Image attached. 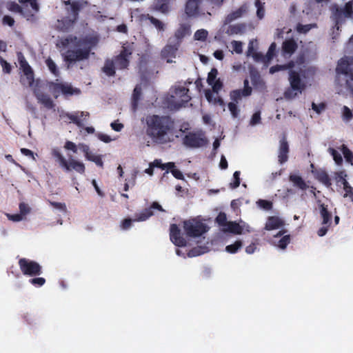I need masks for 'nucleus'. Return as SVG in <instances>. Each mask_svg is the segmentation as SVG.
<instances>
[{"mask_svg":"<svg viewBox=\"0 0 353 353\" xmlns=\"http://www.w3.org/2000/svg\"><path fill=\"white\" fill-rule=\"evenodd\" d=\"M99 42L95 36L86 35L78 38L76 36L70 35L62 38L59 41L60 46L66 48L70 43L73 45L74 49L68 50L64 55V61L68 63H74L77 61L89 59L92 50Z\"/></svg>","mask_w":353,"mask_h":353,"instance_id":"1","label":"nucleus"},{"mask_svg":"<svg viewBox=\"0 0 353 353\" xmlns=\"http://www.w3.org/2000/svg\"><path fill=\"white\" fill-rule=\"evenodd\" d=\"M145 124L146 134L154 143L165 144L170 141L168 134L174 127V121L170 117L150 114L145 118Z\"/></svg>","mask_w":353,"mask_h":353,"instance_id":"2","label":"nucleus"},{"mask_svg":"<svg viewBox=\"0 0 353 353\" xmlns=\"http://www.w3.org/2000/svg\"><path fill=\"white\" fill-rule=\"evenodd\" d=\"M132 50L128 46H122L120 53L114 56L112 59L105 61L102 71L108 77H114L116 74V68L118 70H126L130 65Z\"/></svg>","mask_w":353,"mask_h":353,"instance_id":"3","label":"nucleus"},{"mask_svg":"<svg viewBox=\"0 0 353 353\" xmlns=\"http://www.w3.org/2000/svg\"><path fill=\"white\" fill-rule=\"evenodd\" d=\"M51 154L55 159V161L59 163V165L65 171L70 172L74 170L77 173L83 174L85 171V167L83 163L74 159H70L68 161L61 154L58 148H53Z\"/></svg>","mask_w":353,"mask_h":353,"instance_id":"4","label":"nucleus"},{"mask_svg":"<svg viewBox=\"0 0 353 353\" xmlns=\"http://www.w3.org/2000/svg\"><path fill=\"white\" fill-rule=\"evenodd\" d=\"M290 87L284 92V97L291 100L298 96V92L301 93L306 88L305 82L302 80L300 74L294 70H290L289 78Z\"/></svg>","mask_w":353,"mask_h":353,"instance_id":"5","label":"nucleus"},{"mask_svg":"<svg viewBox=\"0 0 353 353\" xmlns=\"http://www.w3.org/2000/svg\"><path fill=\"white\" fill-rule=\"evenodd\" d=\"M19 2L21 6L15 2H10L8 4V9L28 17H32L39 10L37 0H19Z\"/></svg>","mask_w":353,"mask_h":353,"instance_id":"6","label":"nucleus"},{"mask_svg":"<svg viewBox=\"0 0 353 353\" xmlns=\"http://www.w3.org/2000/svg\"><path fill=\"white\" fill-rule=\"evenodd\" d=\"M332 12L335 27L339 30L340 26L345 22L344 18H353V1L347 2L343 8L334 5L332 8Z\"/></svg>","mask_w":353,"mask_h":353,"instance_id":"7","label":"nucleus"},{"mask_svg":"<svg viewBox=\"0 0 353 353\" xmlns=\"http://www.w3.org/2000/svg\"><path fill=\"white\" fill-rule=\"evenodd\" d=\"M183 144L190 148H199L208 143V139L202 130L190 132L182 139Z\"/></svg>","mask_w":353,"mask_h":353,"instance_id":"8","label":"nucleus"},{"mask_svg":"<svg viewBox=\"0 0 353 353\" xmlns=\"http://www.w3.org/2000/svg\"><path fill=\"white\" fill-rule=\"evenodd\" d=\"M183 229L188 236L195 238L205 234L208 228L203 222L196 219H192L183 221Z\"/></svg>","mask_w":353,"mask_h":353,"instance_id":"9","label":"nucleus"},{"mask_svg":"<svg viewBox=\"0 0 353 353\" xmlns=\"http://www.w3.org/2000/svg\"><path fill=\"white\" fill-rule=\"evenodd\" d=\"M189 89L184 86H179L174 89V95L172 96L170 100V107L174 110H179L182 107H185L186 104L191 100L190 96L188 94Z\"/></svg>","mask_w":353,"mask_h":353,"instance_id":"10","label":"nucleus"},{"mask_svg":"<svg viewBox=\"0 0 353 353\" xmlns=\"http://www.w3.org/2000/svg\"><path fill=\"white\" fill-rule=\"evenodd\" d=\"M18 61L24 77H21L20 81L23 85L32 87L34 82V74L32 68L29 65L21 52L18 54Z\"/></svg>","mask_w":353,"mask_h":353,"instance_id":"11","label":"nucleus"},{"mask_svg":"<svg viewBox=\"0 0 353 353\" xmlns=\"http://www.w3.org/2000/svg\"><path fill=\"white\" fill-rule=\"evenodd\" d=\"M19 268L24 275L34 276L42 273L41 266L36 261L26 258H21L18 262Z\"/></svg>","mask_w":353,"mask_h":353,"instance_id":"12","label":"nucleus"},{"mask_svg":"<svg viewBox=\"0 0 353 353\" xmlns=\"http://www.w3.org/2000/svg\"><path fill=\"white\" fill-rule=\"evenodd\" d=\"M180 46V42L177 39L173 41L169 40L168 43L161 50V57L166 59L167 63H172V59L176 57V52Z\"/></svg>","mask_w":353,"mask_h":353,"instance_id":"13","label":"nucleus"},{"mask_svg":"<svg viewBox=\"0 0 353 353\" xmlns=\"http://www.w3.org/2000/svg\"><path fill=\"white\" fill-rule=\"evenodd\" d=\"M170 238L171 241L177 247H185L186 245V240L181 235V230L176 224H171Z\"/></svg>","mask_w":353,"mask_h":353,"instance_id":"14","label":"nucleus"},{"mask_svg":"<svg viewBox=\"0 0 353 353\" xmlns=\"http://www.w3.org/2000/svg\"><path fill=\"white\" fill-rule=\"evenodd\" d=\"M290 152L289 144L285 135L279 141V148L278 154V161L280 164L285 163L288 160V153Z\"/></svg>","mask_w":353,"mask_h":353,"instance_id":"15","label":"nucleus"},{"mask_svg":"<svg viewBox=\"0 0 353 353\" xmlns=\"http://www.w3.org/2000/svg\"><path fill=\"white\" fill-rule=\"evenodd\" d=\"M336 70L337 73L345 74L353 81V70L350 68V63L348 58L341 59L338 62Z\"/></svg>","mask_w":353,"mask_h":353,"instance_id":"16","label":"nucleus"},{"mask_svg":"<svg viewBox=\"0 0 353 353\" xmlns=\"http://www.w3.org/2000/svg\"><path fill=\"white\" fill-rule=\"evenodd\" d=\"M33 92L39 103L43 105L47 109L50 110L54 107V103L50 96L37 88L34 89Z\"/></svg>","mask_w":353,"mask_h":353,"instance_id":"17","label":"nucleus"},{"mask_svg":"<svg viewBox=\"0 0 353 353\" xmlns=\"http://www.w3.org/2000/svg\"><path fill=\"white\" fill-rule=\"evenodd\" d=\"M50 87L54 92H61L65 95H72L75 92V90L68 84L51 82Z\"/></svg>","mask_w":353,"mask_h":353,"instance_id":"18","label":"nucleus"},{"mask_svg":"<svg viewBox=\"0 0 353 353\" xmlns=\"http://www.w3.org/2000/svg\"><path fill=\"white\" fill-rule=\"evenodd\" d=\"M319 208L321 217L322 219V225H331L332 223V213L328 210L327 205L318 201Z\"/></svg>","mask_w":353,"mask_h":353,"instance_id":"19","label":"nucleus"},{"mask_svg":"<svg viewBox=\"0 0 353 353\" xmlns=\"http://www.w3.org/2000/svg\"><path fill=\"white\" fill-rule=\"evenodd\" d=\"M185 12L188 17H196L199 12V0H188L185 4Z\"/></svg>","mask_w":353,"mask_h":353,"instance_id":"20","label":"nucleus"},{"mask_svg":"<svg viewBox=\"0 0 353 353\" xmlns=\"http://www.w3.org/2000/svg\"><path fill=\"white\" fill-rule=\"evenodd\" d=\"M248 11L246 5H242L237 10L232 12L225 17V23H230L232 21L241 17Z\"/></svg>","mask_w":353,"mask_h":353,"instance_id":"21","label":"nucleus"},{"mask_svg":"<svg viewBox=\"0 0 353 353\" xmlns=\"http://www.w3.org/2000/svg\"><path fill=\"white\" fill-rule=\"evenodd\" d=\"M76 21L74 17L71 19L69 17H65L61 20H58L57 28L62 32H68L72 28Z\"/></svg>","mask_w":353,"mask_h":353,"instance_id":"22","label":"nucleus"},{"mask_svg":"<svg viewBox=\"0 0 353 353\" xmlns=\"http://www.w3.org/2000/svg\"><path fill=\"white\" fill-rule=\"evenodd\" d=\"M284 225L283 221L278 216H269L265 225L266 230L278 229Z\"/></svg>","mask_w":353,"mask_h":353,"instance_id":"23","label":"nucleus"},{"mask_svg":"<svg viewBox=\"0 0 353 353\" xmlns=\"http://www.w3.org/2000/svg\"><path fill=\"white\" fill-rule=\"evenodd\" d=\"M289 180L293 183L294 187H296L301 190H305L308 187L306 182L299 175L290 174L289 175Z\"/></svg>","mask_w":353,"mask_h":353,"instance_id":"24","label":"nucleus"},{"mask_svg":"<svg viewBox=\"0 0 353 353\" xmlns=\"http://www.w3.org/2000/svg\"><path fill=\"white\" fill-rule=\"evenodd\" d=\"M312 173L314 174L315 178L324 185L327 186L331 185V181L329 175L325 170H316L314 171H312Z\"/></svg>","mask_w":353,"mask_h":353,"instance_id":"25","label":"nucleus"},{"mask_svg":"<svg viewBox=\"0 0 353 353\" xmlns=\"http://www.w3.org/2000/svg\"><path fill=\"white\" fill-rule=\"evenodd\" d=\"M297 48V44L293 39L285 40L283 43L282 50L284 53L292 54Z\"/></svg>","mask_w":353,"mask_h":353,"instance_id":"26","label":"nucleus"},{"mask_svg":"<svg viewBox=\"0 0 353 353\" xmlns=\"http://www.w3.org/2000/svg\"><path fill=\"white\" fill-rule=\"evenodd\" d=\"M342 172H341L339 177L340 178L339 181H341L342 184L343 185V189L345 192L343 196L344 197H350L351 201L353 202V188L349 184L347 181L342 176Z\"/></svg>","mask_w":353,"mask_h":353,"instance_id":"27","label":"nucleus"},{"mask_svg":"<svg viewBox=\"0 0 353 353\" xmlns=\"http://www.w3.org/2000/svg\"><path fill=\"white\" fill-rule=\"evenodd\" d=\"M247 25L245 23H239L231 25L228 28V32L230 34H241L245 32Z\"/></svg>","mask_w":353,"mask_h":353,"instance_id":"28","label":"nucleus"},{"mask_svg":"<svg viewBox=\"0 0 353 353\" xmlns=\"http://www.w3.org/2000/svg\"><path fill=\"white\" fill-rule=\"evenodd\" d=\"M223 230L235 234H241L243 232V228L236 222L230 221L228 223L226 228Z\"/></svg>","mask_w":353,"mask_h":353,"instance_id":"29","label":"nucleus"},{"mask_svg":"<svg viewBox=\"0 0 353 353\" xmlns=\"http://www.w3.org/2000/svg\"><path fill=\"white\" fill-rule=\"evenodd\" d=\"M151 208H145L140 213L135 214L134 221H144L153 215Z\"/></svg>","mask_w":353,"mask_h":353,"instance_id":"30","label":"nucleus"},{"mask_svg":"<svg viewBox=\"0 0 353 353\" xmlns=\"http://www.w3.org/2000/svg\"><path fill=\"white\" fill-rule=\"evenodd\" d=\"M142 18L145 19H148L150 23L158 30L160 31L164 30L165 25L164 23L159 20L158 19H156L155 17L150 16V14H143L142 15Z\"/></svg>","mask_w":353,"mask_h":353,"instance_id":"31","label":"nucleus"},{"mask_svg":"<svg viewBox=\"0 0 353 353\" xmlns=\"http://www.w3.org/2000/svg\"><path fill=\"white\" fill-rule=\"evenodd\" d=\"M243 97H245V92L241 89L234 90L230 92V97L232 102L239 103Z\"/></svg>","mask_w":353,"mask_h":353,"instance_id":"32","label":"nucleus"},{"mask_svg":"<svg viewBox=\"0 0 353 353\" xmlns=\"http://www.w3.org/2000/svg\"><path fill=\"white\" fill-rule=\"evenodd\" d=\"M82 0H71L70 3L69 4L71 7V10L73 14V17L74 20H77L79 16V12L81 10V1Z\"/></svg>","mask_w":353,"mask_h":353,"instance_id":"33","label":"nucleus"},{"mask_svg":"<svg viewBox=\"0 0 353 353\" xmlns=\"http://www.w3.org/2000/svg\"><path fill=\"white\" fill-rule=\"evenodd\" d=\"M294 66V63L292 61H291L285 65H276L272 66L270 68V72L271 74H274L280 70H284L286 69L292 68Z\"/></svg>","mask_w":353,"mask_h":353,"instance_id":"34","label":"nucleus"},{"mask_svg":"<svg viewBox=\"0 0 353 353\" xmlns=\"http://www.w3.org/2000/svg\"><path fill=\"white\" fill-rule=\"evenodd\" d=\"M242 245L243 243L241 241H236L233 244L227 245L225 250L228 253L235 254L241 248Z\"/></svg>","mask_w":353,"mask_h":353,"instance_id":"35","label":"nucleus"},{"mask_svg":"<svg viewBox=\"0 0 353 353\" xmlns=\"http://www.w3.org/2000/svg\"><path fill=\"white\" fill-rule=\"evenodd\" d=\"M150 164L154 168H159L162 170H165V168L171 169L174 168V163L172 162H170L165 164L162 163L161 159H155L153 162L150 163Z\"/></svg>","mask_w":353,"mask_h":353,"instance_id":"36","label":"nucleus"},{"mask_svg":"<svg viewBox=\"0 0 353 353\" xmlns=\"http://www.w3.org/2000/svg\"><path fill=\"white\" fill-rule=\"evenodd\" d=\"M46 64L48 66L49 70L55 76H59V71L57 67L56 63L54 62V61L50 58L48 57L46 60Z\"/></svg>","mask_w":353,"mask_h":353,"instance_id":"37","label":"nucleus"},{"mask_svg":"<svg viewBox=\"0 0 353 353\" xmlns=\"http://www.w3.org/2000/svg\"><path fill=\"white\" fill-rule=\"evenodd\" d=\"M341 150L346 161L352 164L353 153L344 144L341 146Z\"/></svg>","mask_w":353,"mask_h":353,"instance_id":"38","label":"nucleus"},{"mask_svg":"<svg viewBox=\"0 0 353 353\" xmlns=\"http://www.w3.org/2000/svg\"><path fill=\"white\" fill-rule=\"evenodd\" d=\"M328 150H329V152L330 153V154L332 156L333 159L334 160L335 163L338 165H341L343 163V158H342L341 154L337 150H336L335 149H334L332 148H330L328 149Z\"/></svg>","mask_w":353,"mask_h":353,"instance_id":"39","label":"nucleus"},{"mask_svg":"<svg viewBox=\"0 0 353 353\" xmlns=\"http://www.w3.org/2000/svg\"><path fill=\"white\" fill-rule=\"evenodd\" d=\"M228 108L233 118H237L240 113V109L237 106V103L230 102L228 104Z\"/></svg>","mask_w":353,"mask_h":353,"instance_id":"40","label":"nucleus"},{"mask_svg":"<svg viewBox=\"0 0 353 353\" xmlns=\"http://www.w3.org/2000/svg\"><path fill=\"white\" fill-rule=\"evenodd\" d=\"M208 35L207 30L204 29H200L196 31L194 33V39L198 41H205Z\"/></svg>","mask_w":353,"mask_h":353,"instance_id":"41","label":"nucleus"},{"mask_svg":"<svg viewBox=\"0 0 353 353\" xmlns=\"http://www.w3.org/2000/svg\"><path fill=\"white\" fill-rule=\"evenodd\" d=\"M255 6L257 8L256 15L258 18L260 19H263L265 14V9L263 3L260 1V0H256Z\"/></svg>","mask_w":353,"mask_h":353,"instance_id":"42","label":"nucleus"},{"mask_svg":"<svg viewBox=\"0 0 353 353\" xmlns=\"http://www.w3.org/2000/svg\"><path fill=\"white\" fill-rule=\"evenodd\" d=\"M240 174L241 173L239 171L234 172V173L233 174V179H234L233 182L230 183V187L232 189H235L239 186L240 183H241Z\"/></svg>","mask_w":353,"mask_h":353,"instance_id":"43","label":"nucleus"},{"mask_svg":"<svg viewBox=\"0 0 353 353\" xmlns=\"http://www.w3.org/2000/svg\"><path fill=\"white\" fill-rule=\"evenodd\" d=\"M218 74V70L216 68H214L211 69L210 72L208 73L207 82L209 85H212L213 82L216 80V76Z\"/></svg>","mask_w":353,"mask_h":353,"instance_id":"44","label":"nucleus"},{"mask_svg":"<svg viewBox=\"0 0 353 353\" xmlns=\"http://www.w3.org/2000/svg\"><path fill=\"white\" fill-rule=\"evenodd\" d=\"M258 205L266 210H270L272 208V203L268 200L259 199L257 201Z\"/></svg>","mask_w":353,"mask_h":353,"instance_id":"45","label":"nucleus"},{"mask_svg":"<svg viewBox=\"0 0 353 353\" xmlns=\"http://www.w3.org/2000/svg\"><path fill=\"white\" fill-rule=\"evenodd\" d=\"M216 223L221 226H227L226 214L224 212H220L216 218Z\"/></svg>","mask_w":353,"mask_h":353,"instance_id":"46","label":"nucleus"},{"mask_svg":"<svg viewBox=\"0 0 353 353\" xmlns=\"http://www.w3.org/2000/svg\"><path fill=\"white\" fill-rule=\"evenodd\" d=\"M290 242V235H285L283 236L278 243V247L281 249H285L287 245Z\"/></svg>","mask_w":353,"mask_h":353,"instance_id":"47","label":"nucleus"},{"mask_svg":"<svg viewBox=\"0 0 353 353\" xmlns=\"http://www.w3.org/2000/svg\"><path fill=\"white\" fill-rule=\"evenodd\" d=\"M0 64L4 73L10 74L12 71V67L3 58L0 57Z\"/></svg>","mask_w":353,"mask_h":353,"instance_id":"48","label":"nucleus"},{"mask_svg":"<svg viewBox=\"0 0 353 353\" xmlns=\"http://www.w3.org/2000/svg\"><path fill=\"white\" fill-rule=\"evenodd\" d=\"M29 282L35 287H41L46 283V279L43 277H36L30 279Z\"/></svg>","mask_w":353,"mask_h":353,"instance_id":"49","label":"nucleus"},{"mask_svg":"<svg viewBox=\"0 0 353 353\" xmlns=\"http://www.w3.org/2000/svg\"><path fill=\"white\" fill-rule=\"evenodd\" d=\"M190 26L188 24H181L177 30V34L183 37L190 32Z\"/></svg>","mask_w":353,"mask_h":353,"instance_id":"50","label":"nucleus"},{"mask_svg":"<svg viewBox=\"0 0 353 353\" xmlns=\"http://www.w3.org/2000/svg\"><path fill=\"white\" fill-rule=\"evenodd\" d=\"M67 117L79 127L83 126V123L79 117L72 114H66Z\"/></svg>","mask_w":353,"mask_h":353,"instance_id":"51","label":"nucleus"},{"mask_svg":"<svg viewBox=\"0 0 353 353\" xmlns=\"http://www.w3.org/2000/svg\"><path fill=\"white\" fill-rule=\"evenodd\" d=\"M326 108V105L325 103H320L319 104H316L312 102V108L314 111H315L317 114H320L322 111H323Z\"/></svg>","mask_w":353,"mask_h":353,"instance_id":"52","label":"nucleus"},{"mask_svg":"<svg viewBox=\"0 0 353 353\" xmlns=\"http://www.w3.org/2000/svg\"><path fill=\"white\" fill-rule=\"evenodd\" d=\"M252 57L254 60L256 62H266L268 61L267 60L266 56H264L261 52H254L252 54Z\"/></svg>","mask_w":353,"mask_h":353,"instance_id":"53","label":"nucleus"},{"mask_svg":"<svg viewBox=\"0 0 353 353\" xmlns=\"http://www.w3.org/2000/svg\"><path fill=\"white\" fill-rule=\"evenodd\" d=\"M232 46L233 48V50L235 51L237 54H241L243 52V45L241 41H233L232 42Z\"/></svg>","mask_w":353,"mask_h":353,"instance_id":"54","label":"nucleus"},{"mask_svg":"<svg viewBox=\"0 0 353 353\" xmlns=\"http://www.w3.org/2000/svg\"><path fill=\"white\" fill-rule=\"evenodd\" d=\"M19 210H20V214H22L23 216H25L26 214L30 213V208L28 206V204H26L25 203H20Z\"/></svg>","mask_w":353,"mask_h":353,"instance_id":"55","label":"nucleus"},{"mask_svg":"<svg viewBox=\"0 0 353 353\" xmlns=\"http://www.w3.org/2000/svg\"><path fill=\"white\" fill-rule=\"evenodd\" d=\"M275 50H276V43H272L270 46L268 52L265 55L268 61H270L273 58V57L274 55Z\"/></svg>","mask_w":353,"mask_h":353,"instance_id":"56","label":"nucleus"},{"mask_svg":"<svg viewBox=\"0 0 353 353\" xmlns=\"http://www.w3.org/2000/svg\"><path fill=\"white\" fill-rule=\"evenodd\" d=\"M211 85L212 87L213 92L218 93L219 91L223 88V83L220 79H217L213 82V83H212Z\"/></svg>","mask_w":353,"mask_h":353,"instance_id":"57","label":"nucleus"},{"mask_svg":"<svg viewBox=\"0 0 353 353\" xmlns=\"http://www.w3.org/2000/svg\"><path fill=\"white\" fill-rule=\"evenodd\" d=\"M243 85H244V88L242 90L245 94V97H249L252 94V88L249 85V81L248 79H245L244 81H243Z\"/></svg>","mask_w":353,"mask_h":353,"instance_id":"58","label":"nucleus"},{"mask_svg":"<svg viewBox=\"0 0 353 353\" xmlns=\"http://www.w3.org/2000/svg\"><path fill=\"white\" fill-rule=\"evenodd\" d=\"M343 116L344 119H345L347 121H350V119H352L353 115H352V111L350 110V109L349 108H347V106H343Z\"/></svg>","mask_w":353,"mask_h":353,"instance_id":"59","label":"nucleus"},{"mask_svg":"<svg viewBox=\"0 0 353 353\" xmlns=\"http://www.w3.org/2000/svg\"><path fill=\"white\" fill-rule=\"evenodd\" d=\"M64 148L66 150L72 151L74 153H76L77 152V147L76 144L70 141H67L65 142Z\"/></svg>","mask_w":353,"mask_h":353,"instance_id":"60","label":"nucleus"},{"mask_svg":"<svg viewBox=\"0 0 353 353\" xmlns=\"http://www.w3.org/2000/svg\"><path fill=\"white\" fill-rule=\"evenodd\" d=\"M134 221V219H131L130 218H127L123 220L121 223V228L123 230H128L132 226V222Z\"/></svg>","mask_w":353,"mask_h":353,"instance_id":"61","label":"nucleus"},{"mask_svg":"<svg viewBox=\"0 0 353 353\" xmlns=\"http://www.w3.org/2000/svg\"><path fill=\"white\" fill-rule=\"evenodd\" d=\"M261 121V114L259 112H256L253 114L251 120L250 124L254 125L260 123Z\"/></svg>","mask_w":353,"mask_h":353,"instance_id":"62","label":"nucleus"},{"mask_svg":"<svg viewBox=\"0 0 353 353\" xmlns=\"http://www.w3.org/2000/svg\"><path fill=\"white\" fill-rule=\"evenodd\" d=\"M3 23L4 25H8V26L12 27L14 24V20L12 17H10L9 15H5L3 17Z\"/></svg>","mask_w":353,"mask_h":353,"instance_id":"63","label":"nucleus"},{"mask_svg":"<svg viewBox=\"0 0 353 353\" xmlns=\"http://www.w3.org/2000/svg\"><path fill=\"white\" fill-rule=\"evenodd\" d=\"M331 225H323L321 228H320L317 231V234L319 236H325Z\"/></svg>","mask_w":353,"mask_h":353,"instance_id":"64","label":"nucleus"}]
</instances>
